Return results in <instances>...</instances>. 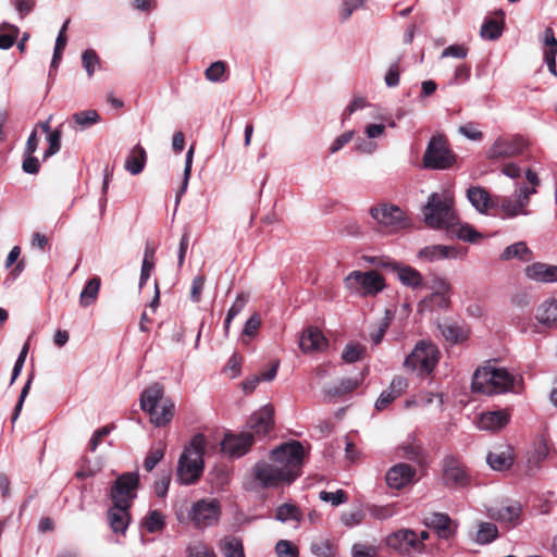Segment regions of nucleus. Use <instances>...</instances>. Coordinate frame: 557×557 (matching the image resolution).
<instances>
[{"label":"nucleus","mask_w":557,"mask_h":557,"mask_svg":"<svg viewBox=\"0 0 557 557\" xmlns=\"http://www.w3.org/2000/svg\"><path fill=\"white\" fill-rule=\"evenodd\" d=\"M61 137H62V132L60 128H55L54 131L49 133L48 138H47L48 143H49V147L45 151L44 159H47L60 151Z\"/></svg>","instance_id":"nucleus-49"},{"label":"nucleus","mask_w":557,"mask_h":557,"mask_svg":"<svg viewBox=\"0 0 557 557\" xmlns=\"http://www.w3.org/2000/svg\"><path fill=\"white\" fill-rule=\"evenodd\" d=\"M205 283H206V276L203 274H199L196 277H194L193 283H191V288H190V299L194 302L200 301Z\"/></svg>","instance_id":"nucleus-54"},{"label":"nucleus","mask_w":557,"mask_h":557,"mask_svg":"<svg viewBox=\"0 0 557 557\" xmlns=\"http://www.w3.org/2000/svg\"><path fill=\"white\" fill-rule=\"evenodd\" d=\"M319 497L323 502H330L333 506H338L348 500V495L344 490H337L336 492L321 491Z\"/></svg>","instance_id":"nucleus-50"},{"label":"nucleus","mask_w":557,"mask_h":557,"mask_svg":"<svg viewBox=\"0 0 557 557\" xmlns=\"http://www.w3.org/2000/svg\"><path fill=\"white\" fill-rule=\"evenodd\" d=\"M544 44L546 46L545 51H553V54H557V39L550 27H547L544 32Z\"/></svg>","instance_id":"nucleus-63"},{"label":"nucleus","mask_w":557,"mask_h":557,"mask_svg":"<svg viewBox=\"0 0 557 557\" xmlns=\"http://www.w3.org/2000/svg\"><path fill=\"white\" fill-rule=\"evenodd\" d=\"M100 285L101 280L99 276H94L87 281L79 296L81 306L88 307L96 301Z\"/></svg>","instance_id":"nucleus-32"},{"label":"nucleus","mask_w":557,"mask_h":557,"mask_svg":"<svg viewBox=\"0 0 557 557\" xmlns=\"http://www.w3.org/2000/svg\"><path fill=\"white\" fill-rule=\"evenodd\" d=\"M275 518L282 522L287 520H295L299 522L302 518V513L296 505L283 504L277 508Z\"/></svg>","instance_id":"nucleus-43"},{"label":"nucleus","mask_w":557,"mask_h":557,"mask_svg":"<svg viewBox=\"0 0 557 557\" xmlns=\"http://www.w3.org/2000/svg\"><path fill=\"white\" fill-rule=\"evenodd\" d=\"M529 143L520 135L498 137L487 151L488 159H505L522 154Z\"/></svg>","instance_id":"nucleus-12"},{"label":"nucleus","mask_w":557,"mask_h":557,"mask_svg":"<svg viewBox=\"0 0 557 557\" xmlns=\"http://www.w3.org/2000/svg\"><path fill=\"white\" fill-rule=\"evenodd\" d=\"M110 431L111 429L108 425L98 429L89 441V450L95 451L100 442L102 441V438L106 437L110 433Z\"/></svg>","instance_id":"nucleus-61"},{"label":"nucleus","mask_w":557,"mask_h":557,"mask_svg":"<svg viewBox=\"0 0 557 557\" xmlns=\"http://www.w3.org/2000/svg\"><path fill=\"white\" fill-rule=\"evenodd\" d=\"M424 222L432 228H446L459 239L474 243L480 234L469 225H458L453 202L433 193L423 207Z\"/></svg>","instance_id":"nucleus-2"},{"label":"nucleus","mask_w":557,"mask_h":557,"mask_svg":"<svg viewBox=\"0 0 557 557\" xmlns=\"http://www.w3.org/2000/svg\"><path fill=\"white\" fill-rule=\"evenodd\" d=\"M438 329L445 341L450 344H461L470 336V330L466 325L456 322L438 324Z\"/></svg>","instance_id":"nucleus-26"},{"label":"nucleus","mask_w":557,"mask_h":557,"mask_svg":"<svg viewBox=\"0 0 557 557\" xmlns=\"http://www.w3.org/2000/svg\"><path fill=\"white\" fill-rule=\"evenodd\" d=\"M25 156L26 157L22 163L23 171L28 174H37L40 169L38 159L36 157H34L33 154H25Z\"/></svg>","instance_id":"nucleus-59"},{"label":"nucleus","mask_w":557,"mask_h":557,"mask_svg":"<svg viewBox=\"0 0 557 557\" xmlns=\"http://www.w3.org/2000/svg\"><path fill=\"white\" fill-rule=\"evenodd\" d=\"M194 152H195V147L190 146V148L188 149L187 154H186L184 180H183L181 191L177 194V201L180 200V196L186 190V187L188 185V181H189L190 172H191Z\"/></svg>","instance_id":"nucleus-53"},{"label":"nucleus","mask_w":557,"mask_h":557,"mask_svg":"<svg viewBox=\"0 0 557 557\" xmlns=\"http://www.w3.org/2000/svg\"><path fill=\"white\" fill-rule=\"evenodd\" d=\"M261 326V317L258 312L251 314V317L245 323L243 334L249 337H252L257 334L259 327Z\"/></svg>","instance_id":"nucleus-55"},{"label":"nucleus","mask_w":557,"mask_h":557,"mask_svg":"<svg viewBox=\"0 0 557 557\" xmlns=\"http://www.w3.org/2000/svg\"><path fill=\"white\" fill-rule=\"evenodd\" d=\"M171 482L170 472L164 473L154 482V493L158 497H164L168 494Z\"/></svg>","instance_id":"nucleus-56"},{"label":"nucleus","mask_w":557,"mask_h":557,"mask_svg":"<svg viewBox=\"0 0 557 557\" xmlns=\"http://www.w3.org/2000/svg\"><path fill=\"white\" fill-rule=\"evenodd\" d=\"M375 554L376 550L374 547L362 544H355L352 546V557H374Z\"/></svg>","instance_id":"nucleus-64"},{"label":"nucleus","mask_w":557,"mask_h":557,"mask_svg":"<svg viewBox=\"0 0 557 557\" xmlns=\"http://www.w3.org/2000/svg\"><path fill=\"white\" fill-rule=\"evenodd\" d=\"M486 461L492 469L497 471L509 469L513 463L512 456L508 450L491 451L486 457Z\"/></svg>","instance_id":"nucleus-33"},{"label":"nucleus","mask_w":557,"mask_h":557,"mask_svg":"<svg viewBox=\"0 0 557 557\" xmlns=\"http://www.w3.org/2000/svg\"><path fill=\"white\" fill-rule=\"evenodd\" d=\"M275 550L278 557H298L297 547L286 540H280L275 545Z\"/></svg>","instance_id":"nucleus-52"},{"label":"nucleus","mask_w":557,"mask_h":557,"mask_svg":"<svg viewBox=\"0 0 557 557\" xmlns=\"http://www.w3.org/2000/svg\"><path fill=\"white\" fill-rule=\"evenodd\" d=\"M396 398H398L389 389L383 391L375 401V409L379 411L385 410Z\"/></svg>","instance_id":"nucleus-57"},{"label":"nucleus","mask_w":557,"mask_h":557,"mask_svg":"<svg viewBox=\"0 0 557 557\" xmlns=\"http://www.w3.org/2000/svg\"><path fill=\"white\" fill-rule=\"evenodd\" d=\"M418 257L433 262L438 259H448L457 257V249L453 246L433 245L422 248Z\"/></svg>","instance_id":"nucleus-29"},{"label":"nucleus","mask_w":557,"mask_h":557,"mask_svg":"<svg viewBox=\"0 0 557 557\" xmlns=\"http://www.w3.org/2000/svg\"><path fill=\"white\" fill-rule=\"evenodd\" d=\"M505 27V12L496 10L492 17H486L481 26L480 35L484 39L495 40L503 34Z\"/></svg>","instance_id":"nucleus-23"},{"label":"nucleus","mask_w":557,"mask_h":557,"mask_svg":"<svg viewBox=\"0 0 557 557\" xmlns=\"http://www.w3.org/2000/svg\"><path fill=\"white\" fill-rule=\"evenodd\" d=\"M221 508L215 499H201L191 507L190 518L197 528H206L219 521Z\"/></svg>","instance_id":"nucleus-16"},{"label":"nucleus","mask_w":557,"mask_h":557,"mask_svg":"<svg viewBox=\"0 0 557 557\" xmlns=\"http://www.w3.org/2000/svg\"><path fill=\"white\" fill-rule=\"evenodd\" d=\"M467 197L471 205L480 212L486 213L490 208L496 206L488 191L481 186H472L467 190Z\"/></svg>","instance_id":"nucleus-27"},{"label":"nucleus","mask_w":557,"mask_h":557,"mask_svg":"<svg viewBox=\"0 0 557 557\" xmlns=\"http://www.w3.org/2000/svg\"><path fill=\"white\" fill-rule=\"evenodd\" d=\"M529 278L552 283L557 282V265H549L546 263L535 262L525 269Z\"/></svg>","instance_id":"nucleus-28"},{"label":"nucleus","mask_w":557,"mask_h":557,"mask_svg":"<svg viewBox=\"0 0 557 557\" xmlns=\"http://www.w3.org/2000/svg\"><path fill=\"white\" fill-rule=\"evenodd\" d=\"M513 385V376L506 369L484 367L474 372L472 379L473 392L485 395L500 394Z\"/></svg>","instance_id":"nucleus-5"},{"label":"nucleus","mask_w":557,"mask_h":557,"mask_svg":"<svg viewBox=\"0 0 557 557\" xmlns=\"http://www.w3.org/2000/svg\"><path fill=\"white\" fill-rule=\"evenodd\" d=\"M443 482L447 487H466L471 482L468 468L456 456H446L443 459Z\"/></svg>","instance_id":"nucleus-13"},{"label":"nucleus","mask_w":557,"mask_h":557,"mask_svg":"<svg viewBox=\"0 0 557 557\" xmlns=\"http://www.w3.org/2000/svg\"><path fill=\"white\" fill-rule=\"evenodd\" d=\"M165 448V444L160 442L148 451L144 461V468L147 472H151L156 468V466L163 459Z\"/></svg>","instance_id":"nucleus-39"},{"label":"nucleus","mask_w":557,"mask_h":557,"mask_svg":"<svg viewBox=\"0 0 557 557\" xmlns=\"http://www.w3.org/2000/svg\"><path fill=\"white\" fill-rule=\"evenodd\" d=\"M253 438L265 437L274 428V408L272 405H265L252 413L247 422Z\"/></svg>","instance_id":"nucleus-17"},{"label":"nucleus","mask_w":557,"mask_h":557,"mask_svg":"<svg viewBox=\"0 0 557 557\" xmlns=\"http://www.w3.org/2000/svg\"><path fill=\"white\" fill-rule=\"evenodd\" d=\"M140 484L138 472H124L116 478L110 488V498L112 504L132 507L137 496V490Z\"/></svg>","instance_id":"nucleus-8"},{"label":"nucleus","mask_w":557,"mask_h":557,"mask_svg":"<svg viewBox=\"0 0 557 557\" xmlns=\"http://www.w3.org/2000/svg\"><path fill=\"white\" fill-rule=\"evenodd\" d=\"M143 527L150 533L162 531L165 527L164 516L158 510H152L144 519Z\"/></svg>","instance_id":"nucleus-42"},{"label":"nucleus","mask_w":557,"mask_h":557,"mask_svg":"<svg viewBox=\"0 0 557 557\" xmlns=\"http://www.w3.org/2000/svg\"><path fill=\"white\" fill-rule=\"evenodd\" d=\"M510 421V411L507 409H499L494 411H486L480 414L478 426L481 430L498 431L505 428Z\"/></svg>","instance_id":"nucleus-21"},{"label":"nucleus","mask_w":557,"mask_h":557,"mask_svg":"<svg viewBox=\"0 0 557 557\" xmlns=\"http://www.w3.org/2000/svg\"><path fill=\"white\" fill-rule=\"evenodd\" d=\"M502 258L506 260L511 258H518L522 261H529L532 258V252L524 243L519 242L511 246H508L502 253Z\"/></svg>","instance_id":"nucleus-37"},{"label":"nucleus","mask_w":557,"mask_h":557,"mask_svg":"<svg viewBox=\"0 0 557 557\" xmlns=\"http://www.w3.org/2000/svg\"><path fill=\"white\" fill-rule=\"evenodd\" d=\"M131 507L113 504L108 510V521L113 532L124 534L131 520Z\"/></svg>","instance_id":"nucleus-24"},{"label":"nucleus","mask_w":557,"mask_h":557,"mask_svg":"<svg viewBox=\"0 0 557 557\" xmlns=\"http://www.w3.org/2000/svg\"><path fill=\"white\" fill-rule=\"evenodd\" d=\"M421 310H441L448 309L450 306L449 296L440 295V294H431L430 296L423 298L419 304Z\"/></svg>","instance_id":"nucleus-35"},{"label":"nucleus","mask_w":557,"mask_h":557,"mask_svg":"<svg viewBox=\"0 0 557 557\" xmlns=\"http://www.w3.org/2000/svg\"><path fill=\"white\" fill-rule=\"evenodd\" d=\"M140 408L149 413L156 426L166 425L174 417V403L164 398V387L160 383L148 386L140 396Z\"/></svg>","instance_id":"nucleus-4"},{"label":"nucleus","mask_w":557,"mask_h":557,"mask_svg":"<svg viewBox=\"0 0 557 557\" xmlns=\"http://www.w3.org/2000/svg\"><path fill=\"white\" fill-rule=\"evenodd\" d=\"M366 259L376 268L389 270L396 273L399 281L406 286L418 288L422 285L421 273L410 265H400L387 257H370Z\"/></svg>","instance_id":"nucleus-11"},{"label":"nucleus","mask_w":557,"mask_h":557,"mask_svg":"<svg viewBox=\"0 0 557 557\" xmlns=\"http://www.w3.org/2000/svg\"><path fill=\"white\" fill-rule=\"evenodd\" d=\"M310 550L318 557H332L335 555V546L327 540L311 543Z\"/></svg>","instance_id":"nucleus-45"},{"label":"nucleus","mask_w":557,"mask_h":557,"mask_svg":"<svg viewBox=\"0 0 557 557\" xmlns=\"http://www.w3.org/2000/svg\"><path fill=\"white\" fill-rule=\"evenodd\" d=\"M270 458L273 463L260 461L252 469L255 480L263 488L289 484L299 476L305 449L299 442L294 441L273 449Z\"/></svg>","instance_id":"nucleus-1"},{"label":"nucleus","mask_w":557,"mask_h":557,"mask_svg":"<svg viewBox=\"0 0 557 557\" xmlns=\"http://www.w3.org/2000/svg\"><path fill=\"white\" fill-rule=\"evenodd\" d=\"M432 288L434 289V292L432 294L449 296V293L451 290V285L446 278L435 277L433 280Z\"/></svg>","instance_id":"nucleus-60"},{"label":"nucleus","mask_w":557,"mask_h":557,"mask_svg":"<svg viewBox=\"0 0 557 557\" xmlns=\"http://www.w3.org/2000/svg\"><path fill=\"white\" fill-rule=\"evenodd\" d=\"M253 444V436L251 433L226 434L221 442V449L231 457H242L245 455Z\"/></svg>","instance_id":"nucleus-19"},{"label":"nucleus","mask_w":557,"mask_h":557,"mask_svg":"<svg viewBox=\"0 0 557 557\" xmlns=\"http://www.w3.org/2000/svg\"><path fill=\"white\" fill-rule=\"evenodd\" d=\"M459 132L472 140H481L483 138V133L479 131L472 123L460 126Z\"/></svg>","instance_id":"nucleus-62"},{"label":"nucleus","mask_w":557,"mask_h":557,"mask_svg":"<svg viewBox=\"0 0 557 557\" xmlns=\"http://www.w3.org/2000/svg\"><path fill=\"white\" fill-rule=\"evenodd\" d=\"M364 354V347L360 344H349L345 347L342 358L345 362L351 363L360 360Z\"/></svg>","instance_id":"nucleus-48"},{"label":"nucleus","mask_w":557,"mask_h":557,"mask_svg":"<svg viewBox=\"0 0 557 557\" xmlns=\"http://www.w3.org/2000/svg\"><path fill=\"white\" fill-rule=\"evenodd\" d=\"M535 319L548 327H557V300H546L536 308Z\"/></svg>","instance_id":"nucleus-30"},{"label":"nucleus","mask_w":557,"mask_h":557,"mask_svg":"<svg viewBox=\"0 0 557 557\" xmlns=\"http://www.w3.org/2000/svg\"><path fill=\"white\" fill-rule=\"evenodd\" d=\"M188 557H218L212 548L199 542L187 547Z\"/></svg>","instance_id":"nucleus-51"},{"label":"nucleus","mask_w":557,"mask_h":557,"mask_svg":"<svg viewBox=\"0 0 557 557\" xmlns=\"http://www.w3.org/2000/svg\"><path fill=\"white\" fill-rule=\"evenodd\" d=\"M206 445V436L197 433L191 437L189 445L184 448L177 467V478L182 484H194L202 475Z\"/></svg>","instance_id":"nucleus-3"},{"label":"nucleus","mask_w":557,"mask_h":557,"mask_svg":"<svg viewBox=\"0 0 557 557\" xmlns=\"http://www.w3.org/2000/svg\"><path fill=\"white\" fill-rule=\"evenodd\" d=\"M398 456L400 458L420 462L422 459V446L416 441L404 443L398 447Z\"/></svg>","instance_id":"nucleus-40"},{"label":"nucleus","mask_w":557,"mask_h":557,"mask_svg":"<svg viewBox=\"0 0 557 557\" xmlns=\"http://www.w3.org/2000/svg\"><path fill=\"white\" fill-rule=\"evenodd\" d=\"M468 54V48L463 45H451L445 48L442 52V57H453L463 59Z\"/></svg>","instance_id":"nucleus-58"},{"label":"nucleus","mask_w":557,"mask_h":557,"mask_svg":"<svg viewBox=\"0 0 557 557\" xmlns=\"http://www.w3.org/2000/svg\"><path fill=\"white\" fill-rule=\"evenodd\" d=\"M82 63L88 76L91 77L96 66L100 64V59L95 50L87 49L82 54Z\"/></svg>","instance_id":"nucleus-47"},{"label":"nucleus","mask_w":557,"mask_h":557,"mask_svg":"<svg viewBox=\"0 0 557 557\" xmlns=\"http://www.w3.org/2000/svg\"><path fill=\"white\" fill-rule=\"evenodd\" d=\"M20 29L17 26L3 23L0 25V49L11 48L17 39Z\"/></svg>","instance_id":"nucleus-36"},{"label":"nucleus","mask_w":557,"mask_h":557,"mask_svg":"<svg viewBox=\"0 0 557 557\" xmlns=\"http://www.w3.org/2000/svg\"><path fill=\"white\" fill-rule=\"evenodd\" d=\"M498 535L497 527L491 522H481L476 533V542L480 544H488Z\"/></svg>","instance_id":"nucleus-44"},{"label":"nucleus","mask_w":557,"mask_h":557,"mask_svg":"<svg viewBox=\"0 0 557 557\" xmlns=\"http://www.w3.org/2000/svg\"><path fill=\"white\" fill-rule=\"evenodd\" d=\"M423 166L432 170H446L456 163V156L450 150L445 135L431 137L422 158Z\"/></svg>","instance_id":"nucleus-6"},{"label":"nucleus","mask_w":557,"mask_h":557,"mask_svg":"<svg viewBox=\"0 0 557 557\" xmlns=\"http://www.w3.org/2000/svg\"><path fill=\"white\" fill-rule=\"evenodd\" d=\"M226 73V63L223 61L213 62L205 72V76L210 82L224 81Z\"/></svg>","instance_id":"nucleus-46"},{"label":"nucleus","mask_w":557,"mask_h":557,"mask_svg":"<svg viewBox=\"0 0 557 557\" xmlns=\"http://www.w3.org/2000/svg\"><path fill=\"white\" fill-rule=\"evenodd\" d=\"M438 356L440 351L435 345L422 341L405 359L404 367L418 371L421 376H426L434 370L438 362Z\"/></svg>","instance_id":"nucleus-7"},{"label":"nucleus","mask_w":557,"mask_h":557,"mask_svg":"<svg viewBox=\"0 0 557 557\" xmlns=\"http://www.w3.org/2000/svg\"><path fill=\"white\" fill-rule=\"evenodd\" d=\"M220 549L224 557H245L243 542L235 536L224 537L220 543Z\"/></svg>","instance_id":"nucleus-34"},{"label":"nucleus","mask_w":557,"mask_h":557,"mask_svg":"<svg viewBox=\"0 0 557 557\" xmlns=\"http://www.w3.org/2000/svg\"><path fill=\"white\" fill-rule=\"evenodd\" d=\"M345 286L363 296L376 295L385 287L384 277L376 271H352L345 278Z\"/></svg>","instance_id":"nucleus-10"},{"label":"nucleus","mask_w":557,"mask_h":557,"mask_svg":"<svg viewBox=\"0 0 557 557\" xmlns=\"http://www.w3.org/2000/svg\"><path fill=\"white\" fill-rule=\"evenodd\" d=\"M72 120L81 128H87L100 122L101 117L96 110L89 109L74 113Z\"/></svg>","instance_id":"nucleus-41"},{"label":"nucleus","mask_w":557,"mask_h":557,"mask_svg":"<svg viewBox=\"0 0 557 557\" xmlns=\"http://www.w3.org/2000/svg\"><path fill=\"white\" fill-rule=\"evenodd\" d=\"M535 193L534 188L520 186L517 190L516 200H511L509 197L498 198L497 206L503 212L502 218H515L520 214L528 215L530 212L527 207L530 202V197Z\"/></svg>","instance_id":"nucleus-14"},{"label":"nucleus","mask_w":557,"mask_h":557,"mask_svg":"<svg viewBox=\"0 0 557 557\" xmlns=\"http://www.w3.org/2000/svg\"><path fill=\"white\" fill-rule=\"evenodd\" d=\"M370 214L377 222L382 232L395 233L409 225L404 211L396 206L379 205L370 209Z\"/></svg>","instance_id":"nucleus-9"},{"label":"nucleus","mask_w":557,"mask_h":557,"mask_svg":"<svg viewBox=\"0 0 557 557\" xmlns=\"http://www.w3.org/2000/svg\"><path fill=\"white\" fill-rule=\"evenodd\" d=\"M386 545L400 553H421L425 545L418 540V534L410 529H400L386 537Z\"/></svg>","instance_id":"nucleus-15"},{"label":"nucleus","mask_w":557,"mask_h":557,"mask_svg":"<svg viewBox=\"0 0 557 557\" xmlns=\"http://www.w3.org/2000/svg\"><path fill=\"white\" fill-rule=\"evenodd\" d=\"M363 375L360 379H344L338 385L327 389V394L333 397L344 396L355 391L362 382Z\"/></svg>","instance_id":"nucleus-38"},{"label":"nucleus","mask_w":557,"mask_h":557,"mask_svg":"<svg viewBox=\"0 0 557 557\" xmlns=\"http://www.w3.org/2000/svg\"><path fill=\"white\" fill-rule=\"evenodd\" d=\"M424 524L436 530L442 539H449L455 533L453 521L447 513L433 512L424 519Z\"/></svg>","instance_id":"nucleus-25"},{"label":"nucleus","mask_w":557,"mask_h":557,"mask_svg":"<svg viewBox=\"0 0 557 557\" xmlns=\"http://www.w3.org/2000/svg\"><path fill=\"white\" fill-rule=\"evenodd\" d=\"M147 161V153L140 144H137L125 161V169L133 175H138L143 172Z\"/></svg>","instance_id":"nucleus-31"},{"label":"nucleus","mask_w":557,"mask_h":557,"mask_svg":"<svg viewBox=\"0 0 557 557\" xmlns=\"http://www.w3.org/2000/svg\"><path fill=\"white\" fill-rule=\"evenodd\" d=\"M416 473V468L400 462L387 471L385 480L389 487L400 490L413 481Z\"/></svg>","instance_id":"nucleus-20"},{"label":"nucleus","mask_w":557,"mask_h":557,"mask_svg":"<svg viewBox=\"0 0 557 557\" xmlns=\"http://www.w3.org/2000/svg\"><path fill=\"white\" fill-rule=\"evenodd\" d=\"M522 508L517 502L498 503L487 509V516L499 522L513 528L521 521Z\"/></svg>","instance_id":"nucleus-18"},{"label":"nucleus","mask_w":557,"mask_h":557,"mask_svg":"<svg viewBox=\"0 0 557 557\" xmlns=\"http://www.w3.org/2000/svg\"><path fill=\"white\" fill-rule=\"evenodd\" d=\"M299 346L304 352L319 351L327 346V339L319 327L309 326L302 332Z\"/></svg>","instance_id":"nucleus-22"}]
</instances>
